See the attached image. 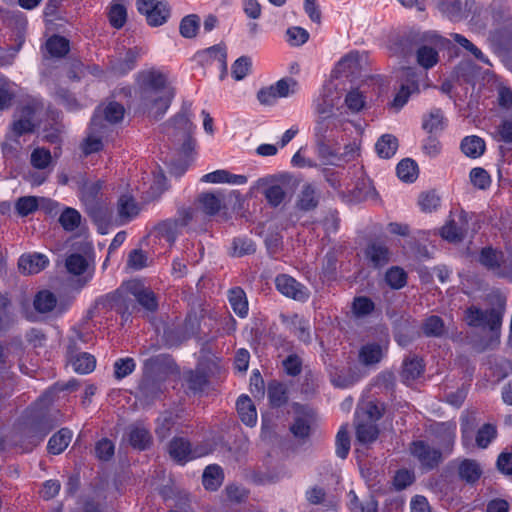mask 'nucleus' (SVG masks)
I'll return each instance as SVG.
<instances>
[{
    "instance_id": "obj_1",
    "label": "nucleus",
    "mask_w": 512,
    "mask_h": 512,
    "mask_svg": "<svg viewBox=\"0 0 512 512\" xmlns=\"http://www.w3.org/2000/svg\"><path fill=\"white\" fill-rule=\"evenodd\" d=\"M339 100L340 95L333 83L323 85L318 95L313 99L312 107L315 113L319 115L314 127L315 135L318 138L319 153L325 148V140L339 144L340 136L338 134L341 132L346 134L348 125L351 124L334 114V109ZM341 140H344L343 136H341Z\"/></svg>"
},
{
    "instance_id": "obj_2",
    "label": "nucleus",
    "mask_w": 512,
    "mask_h": 512,
    "mask_svg": "<svg viewBox=\"0 0 512 512\" xmlns=\"http://www.w3.org/2000/svg\"><path fill=\"white\" fill-rule=\"evenodd\" d=\"M174 95V88L164 74L156 71L143 74L140 101L143 109L151 116L163 115L169 108Z\"/></svg>"
},
{
    "instance_id": "obj_3",
    "label": "nucleus",
    "mask_w": 512,
    "mask_h": 512,
    "mask_svg": "<svg viewBox=\"0 0 512 512\" xmlns=\"http://www.w3.org/2000/svg\"><path fill=\"white\" fill-rule=\"evenodd\" d=\"M113 299L116 310L123 316L133 313L136 309L135 302L147 311H155L158 307L154 292L138 279L123 282L116 290Z\"/></svg>"
},
{
    "instance_id": "obj_4",
    "label": "nucleus",
    "mask_w": 512,
    "mask_h": 512,
    "mask_svg": "<svg viewBox=\"0 0 512 512\" xmlns=\"http://www.w3.org/2000/svg\"><path fill=\"white\" fill-rule=\"evenodd\" d=\"M113 299L116 310L123 316L133 313L136 309L135 302L147 311H155L158 307L154 292L138 279L123 282L116 290Z\"/></svg>"
},
{
    "instance_id": "obj_5",
    "label": "nucleus",
    "mask_w": 512,
    "mask_h": 512,
    "mask_svg": "<svg viewBox=\"0 0 512 512\" xmlns=\"http://www.w3.org/2000/svg\"><path fill=\"white\" fill-rule=\"evenodd\" d=\"M102 188V182H86L81 188V198L84 202L87 212L94 222L102 229L110 221L108 208L98 201V193Z\"/></svg>"
},
{
    "instance_id": "obj_6",
    "label": "nucleus",
    "mask_w": 512,
    "mask_h": 512,
    "mask_svg": "<svg viewBox=\"0 0 512 512\" xmlns=\"http://www.w3.org/2000/svg\"><path fill=\"white\" fill-rule=\"evenodd\" d=\"M193 124L187 111L178 113L169 123L165 125V132L169 137L183 140L182 151L188 154L194 149L195 142L191 137Z\"/></svg>"
},
{
    "instance_id": "obj_7",
    "label": "nucleus",
    "mask_w": 512,
    "mask_h": 512,
    "mask_svg": "<svg viewBox=\"0 0 512 512\" xmlns=\"http://www.w3.org/2000/svg\"><path fill=\"white\" fill-rule=\"evenodd\" d=\"M504 306V301L499 300L498 306L488 311H482L479 308L471 307L466 311V322L470 326L483 328L489 327L492 331L497 330L502 323Z\"/></svg>"
},
{
    "instance_id": "obj_8",
    "label": "nucleus",
    "mask_w": 512,
    "mask_h": 512,
    "mask_svg": "<svg viewBox=\"0 0 512 512\" xmlns=\"http://www.w3.org/2000/svg\"><path fill=\"white\" fill-rule=\"evenodd\" d=\"M479 261L494 274L512 281V260L502 252L490 247L484 248L481 251Z\"/></svg>"
},
{
    "instance_id": "obj_9",
    "label": "nucleus",
    "mask_w": 512,
    "mask_h": 512,
    "mask_svg": "<svg viewBox=\"0 0 512 512\" xmlns=\"http://www.w3.org/2000/svg\"><path fill=\"white\" fill-rule=\"evenodd\" d=\"M212 450V446H200L192 449L190 443L184 438L173 439L169 446L170 456L180 464L208 455Z\"/></svg>"
},
{
    "instance_id": "obj_10",
    "label": "nucleus",
    "mask_w": 512,
    "mask_h": 512,
    "mask_svg": "<svg viewBox=\"0 0 512 512\" xmlns=\"http://www.w3.org/2000/svg\"><path fill=\"white\" fill-rule=\"evenodd\" d=\"M77 341H81V335L75 332V335L70 338L67 348L69 363L76 373L88 374L94 370L96 360L93 355L86 352L77 354Z\"/></svg>"
},
{
    "instance_id": "obj_11",
    "label": "nucleus",
    "mask_w": 512,
    "mask_h": 512,
    "mask_svg": "<svg viewBox=\"0 0 512 512\" xmlns=\"http://www.w3.org/2000/svg\"><path fill=\"white\" fill-rule=\"evenodd\" d=\"M419 92V84L417 81L416 73L413 69L407 68L403 71L400 88L397 91L391 107L399 111L405 106L409 98Z\"/></svg>"
},
{
    "instance_id": "obj_12",
    "label": "nucleus",
    "mask_w": 512,
    "mask_h": 512,
    "mask_svg": "<svg viewBox=\"0 0 512 512\" xmlns=\"http://www.w3.org/2000/svg\"><path fill=\"white\" fill-rule=\"evenodd\" d=\"M468 230V213L459 211L451 214L449 221L442 227L441 236L450 242L460 241Z\"/></svg>"
},
{
    "instance_id": "obj_13",
    "label": "nucleus",
    "mask_w": 512,
    "mask_h": 512,
    "mask_svg": "<svg viewBox=\"0 0 512 512\" xmlns=\"http://www.w3.org/2000/svg\"><path fill=\"white\" fill-rule=\"evenodd\" d=\"M192 218L193 211L191 209H185L180 213L179 218L160 223L157 227L158 234L167 242L173 243L180 230L187 226Z\"/></svg>"
},
{
    "instance_id": "obj_14",
    "label": "nucleus",
    "mask_w": 512,
    "mask_h": 512,
    "mask_svg": "<svg viewBox=\"0 0 512 512\" xmlns=\"http://www.w3.org/2000/svg\"><path fill=\"white\" fill-rule=\"evenodd\" d=\"M104 133L105 126H103L101 123H98V115H94L91 121L89 132L80 146L82 153L87 156L101 151L104 147Z\"/></svg>"
},
{
    "instance_id": "obj_15",
    "label": "nucleus",
    "mask_w": 512,
    "mask_h": 512,
    "mask_svg": "<svg viewBox=\"0 0 512 512\" xmlns=\"http://www.w3.org/2000/svg\"><path fill=\"white\" fill-rule=\"evenodd\" d=\"M275 284L277 290L286 297L297 301H305L309 297L308 289L289 275L277 276Z\"/></svg>"
},
{
    "instance_id": "obj_16",
    "label": "nucleus",
    "mask_w": 512,
    "mask_h": 512,
    "mask_svg": "<svg viewBox=\"0 0 512 512\" xmlns=\"http://www.w3.org/2000/svg\"><path fill=\"white\" fill-rule=\"evenodd\" d=\"M410 452L425 468H433L441 460V453L423 441L413 442L410 446Z\"/></svg>"
},
{
    "instance_id": "obj_17",
    "label": "nucleus",
    "mask_w": 512,
    "mask_h": 512,
    "mask_svg": "<svg viewBox=\"0 0 512 512\" xmlns=\"http://www.w3.org/2000/svg\"><path fill=\"white\" fill-rule=\"evenodd\" d=\"M49 264V259L42 253L23 254L18 261L19 271L25 275H32L41 272Z\"/></svg>"
},
{
    "instance_id": "obj_18",
    "label": "nucleus",
    "mask_w": 512,
    "mask_h": 512,
    "mask_svg": "<svg viewBox=\"0 0 512 512\" xmlns=\"http://www.w3.org/2000/svg\"><path fill=\"white\" fill-rule=\"evenodd\" d=\"M200 181L211 184L244 185L247 183V177L233 174L225 169H219L203 175Z\"/></svg>"
},
{
    "instance_id": "obj_19",
    "label": "nucleus",
    "mask_w": 512,
    "mask_h": 512,
    "mask_svg": "<svg viewBox=\"0 0 512 512\" xmlns=\"http://www.w3.org/2000/svg\"><path fill=\"white\" fill-rule=\"evenodd\" d=\"M140 206L130 194H123L117 202L118 218L121 224H126L137 217L140 213Z\"/></svg>"
},
{
    "instance_id": "obj_20",
    "label": "nucleus",
    "mask_w": 512,
    "mask_h": 512,
    "mask_svg": "<svg viewBox=\"0 0 512 512\" xmlns=\"http://www.w3.org/2000/svg\"><path fill=\"white\" fill-rule=\"evenodd\" d=\"M378 428L372 420L361 419L360 412H356V439L362 445H368L376 440Z\"/></svg>"
},
{
    "instance_id": "obj_21",
    "label": "nucleus",
    "mask_w": 512,
    "mask_h": 512,
    "mask_svg": "<svg viewBox=\"0 0 512 512\" xmlns=\"http://www.w3.org/2000/svg\"><path fill=\"white\" fill-rule=\"evenodd\" d=\"M271 182L272 181L269 178H261L257 181V186L259 188H264L263 194L265 195L266 200L269 204L276 207L284 200L285 191L281 185Z\"/></svg>"
},
{
    "instance_id": "obj_22",
    "label": "nucleus",
    "mask_w": 512,
    "mask_h": 512,
    "mask_svg": "<svg viewBox=\"0 0 512 512\" xmlns=\"http://www.w3.org/2000/svg\"><path fill=\"white\" fill-rule=\"evenodd\" d=\"M237 412L241 421L250 427H253L257 423V411L252 400L246 396L241 395L236 403Z\"/></svg>"
},
{
    "instance_id": "obj_23",
    "label": "nucleus",
    "mask_w": 512,
    "mask_h": 512,
    "mask_svg": "<svg viewBox=\"0 0 512 512\" xmlns=\"http://www.w3.org/2000/svg\"><path fill=\"white\" fill-rule=\"evenodd\" d=\"M385 350L386 345L367 343L359 351V360L366 366L377 364L383 358Z\"/></svg>"
},
{
    "instance_id": "obj_24",
    "label": "nucleus",
    "mask_w": 512,
    "mask_h": 512,
    "mask_svg": "<svg viewBox=\"0 0 512 512\" xmlns=\"http://www.w3.org/2000/svg\"><path fill=\"white\" fill-rule=\"evenodd\" d=\"M460 148L467 157L476 159L484 154L486 143L481 137L470 135L462 139Z\"/></svg>"
},
{
    "instance_id": "obj_25",
    "label": "nucleus",
    "mask_w": 512,
    "mask_h": 512,
    "mask_svg": "<svg viewBox=\"0 0 512 512\" xmlns=\"http://www.w3.org/2000/svg\"><path fill=\"white\" fill-rule=\"evenodd\" d=\"M128 437L130 444L139 450H144L151 442L149 430L143 424H133L129 427Z\"/></svg>"
},
{
    "instance_id": "obj_26",
    "label": "nucleus",
    "mask_w": 512,
    "mask_h": 512,
    "mask_svg": "<svg viewBox=\"0 0 512 512\" xmlns=\"http://www.w3.org/2000/svg\"><path fill=\"white\" fill-rule=\"evenodd\" d=\"M129 0H113L109 6L108 19L110 24L120 29L127 20V4Z\"/></svg>"
},
{
    "instance_id": "obj_27",
    "label": "nucleus",
    "mask_w": 512,
    "mask_h": 512,
    "mask_svg": "<svg viewBox=\"0 0 512 512\" xmlns=\"http://www.w3.org/2000/svg\"><path fill=\"white\" fill-rule=\"evenodd\" d=\"M34 114V107L25 106L22 108L19 118L14 121L12 126V130L16 136L32 131L34 127Z\"/></svg>"
},
{
    "instance_id": "obj_28",
    "label": "nucleus",
    "mask_w": 512,
    "mask_h": 512,
    "mask_svg": "<svg viewBox=\"0 0 512 512\" xmlns=\"http://www.w3.org/2000/svg\"><path fill=\"white\" fill-rule=\"evenodd\" d=\"M33 305L39 313H48L53 309H58L59 312H63V309L57 304L55 295L49 290L39 291L35 295Z\"/></svg>"
},
{
    "instance_id": "obj_29",
    "label": "nucleus",
    "mask_w": 512,
    "mask_h": 512,
    "mask_svg": "<svg viewBox=\"0 0 512 512\" xmlns=\"http://www.w3.org/2000/svg\"><path fill=\"white\" fill-rule=\"evenodd\" d=\"M73 433L67 428H62L55 433L48 442V451L51 454L58 455L62 453L71 442Z\"/></svg>"
},
{
    "instance_id": "obj_30",
    "label": "nucleus",
    "mask_w": 512,
    "mask_h": 512,
    "mask_svg": "<svg viewBox=\"0 0 512 512\" xmlns=\"http://www.w3.org/2000/svg\"><path fill=\"white\" fill-rule=\"evenodd\" d=\"M435 431L443 449L450 452L456 437V424L454 422L438 423Z\"/></svg>"
},
{
    "instance_id": "obj_31",
    "label": "nucleus",
    "mask_w": 512,
    "mask_h": 512,
    "mask_svg": "<svg viewBox=\"0 0 512 512\" xmlns=\"http://www.w3.org/2000/svg\"><path fill=\"white\" fill-rule=\"evenodd\" d=\"M398 149V140L392 134L382 135L375 144V150L379 157L389 159L395 155Z\"/></svg>"
},
{
    "instance_id": "obj_32",
    "label": "nucleus",
    "mask_w": 512,
    "mask_h": 512,
    "mask_svg": "<svg viewBox=\"0 0 512 512\" xmlns=\"http://www.w3.org/2000/svg\"><path fill=\"white\" fill-rule=\"evenodd\" d=\"M39 201L46 203L48 206L53 204V202L44 198L38 199L34 196H24L17 200L15 209L20 216H27L37 210L40 205Z\"/></svg>"
},
{
    "instance_id": "obj_33",
    "label": "nucleus",
    "mask_w": 512,
    "mask_h": 512,
    "mask_svg": "<svg viewBox=\"0 0 512 512\" xmlns=\"http://www.w3.org/2000/svg\"><path fill=\"white\" fill-rule=\"evenodd\" d=\"M365 255L375 267H380L388 263L390 254L385 246L373 243L367 247Z\"/></svg>"
},
{
    "instance_id": "obj_34",
    "label": "nucleus",
    "mask_w": 512,
    "mask_h": 512,
    "mask_svg": "<svg viewBox=\"0 0 512 512\" xmlns=\"http://www.w3.org/2000/svg\"><path fill=\"white\" fill-rule=\"evenodd\" d=\"M346 108L351 113H358L366 106V95L359 88L350 89L344 99Z\"/></svg>"
},
{
    "instance_id": "obj_35",
    "label": "nucleus",
    "mask_w": 512,
    "mask_h": 512,
    "mask_svg": "<svg viewBox=\"0 0 512 512\" xmlns=\"http://www.w3.org/2000/svg\"><path fill=\"white\" fill-rule=\"evenodd\" d=\"M424 370V365L421 359L411 358L407 359L403 363V369L401 376L403 381L407 384L413 382L421 376Z\"/></svg>"
},
{
    "instance_id": "obj_36",
    "label": "nucleus",
    "mask_w": 512,
    "mask_h": 512,
    "mask_svg": "<svg viewBox=\"0 0 512 512\" xmlns=\"http://www.w3.org/2000/svg\"><path fill=\"white\" fill-rule=\"evenodd\" d=\"M482 474V468L478 462L471 459H464L459 465V475L469 483L477 481Z\"/></svg>"
},
{
    "instance_id": "obj_37",
    "label": "nucleus",
    "mask_w": 512,
    "mask_h": 512,
    "mask_svg": "<svg viewBox=\"0 0 512 512\" xmlns=\"http://www.w3.org/2000/svg\"><path fill=\"white\" fill-rule=\"evenodd\" d=\"M95 115H98V123H101L102 116L109 123H117L123 119L124 108L119 103L110 102L103 109H98Z\"/></svg>"
},
{
    "instance_id": "obj_38",
    "label": "nucleus",
    "mask_w": 512,
    "mask_h": 512,
    "mask_svg": "<svg viewBox=\"0 0 512 512\" xmlns=\"http://www.w3.org/2000/svg\"><path fill=\"white\" fill-rule=\"evenodd\" d=\"M170 15V9L166 2L161 1L159 4L154 6L146 16V20L150 26H161L163 25Z\"/></svg>"
},
{
    "instance_id": "obj_39",
    "label": "nucleus",
    "mask_w": 512,
    "mask_h": 512,
    "mask_svg": "<svg viewBox=\"0 0 512 512\" xmlns=\"http://www.w3.org/2000/svg\"><path fill=\"white\" fill-rule=\"evenodd\" d=\"M229 303L233 311L240 317H245L248 313V302L245 293L240 288L232 289L229 292Z\"/></svg>"
},
{
    "instance_id": "obj_40",
    "label": "nucleus",
    "mask_w": 512,
    "mask_h": 512,
    "mask_svg": "<svg viewBox=\"0 0 512 512\" xmlns=\"http://www.w3.org/2000/svg\"><path fill=\"white\" fill-rule=\"evenodd\" d=\"M445 127V119L440 109H432L423 118V128L429 133H437Z\"/></svg>"
},
{
    "instance_id": "obj_41",
    "label": "nucleus",
    "mask_w": 512,
    "mask_h": 512,
    "mask_svg": "<svg viewBox=\"0 0 512 512\" xmlns=\"http://www.w3.org/2000/svg\"><path fill=\"white\" fill-rule=\"evenodd\" d=\"M396 171L399 179L408 183L414 182L418 176V166L415 161L409 158L401 160L396 167Z\"/></svg>"
},
{
    "instance_id": "obj_42",
    "label": "nucleus",
    "mask_w": 512,
    "mask_h": 512,
    "mask_svg": "<svg viewBox=\"0 0 512 512\" xmlns=\"http://www.w3.org/2000/svg\"><path fill=\"white\" fill-rule=\"evenodd\" d=\"M416 56L418 64L425 69L432 68L439 60L436 48L428 45H422L419 47Z\"/></svg>"
},
{
    "instance_id": "obj_43",
    "label": "nucleus",
    "mask_w": 512,
    "mask_h": 512,
    "mask_svg": "<svg viewBox=\"0 0 512 512\" xmlns=\"http://www.w3.org/2000/svg\"><path fill=\"white\" fill-rule=\"evenodd\" d=\"M46 51L52 57H63L69 51V41L62 36L54 35L47 40Z\"/></svg>"
},
{
    "instance_id": "obj_44",
    "label": "nucleus",
    "mask_w": 512,
    "mask_h": 512,
    "mask_svg": "<svg viewBox=\"0 0 512 512\" xmlns=\"http://www.w3.org/2000/svg\"><path fill=\"white\" fill-rule=\"evenodd\" d=\"M221 468L217 465H209L203 472V485L205 489L214 491L222 483Z\"/></svg>"
},
{
    "instance_id": "obj_45",
    "label": "nucleus",
    "mask_w": 512,
    "mask_h": 512,
    "mask_svg": "<svg viewBox=\"0 0 512 512\" xmlns=\"http://www.w3.org/2000/svg\"><path fill=\"white\" fill-rule=\"evenodd\" d=\"M65 267L69 274L82 276L87 271L88 262L84 256L74 253L67 257Z\"/></svg>"
},
{
    "instance_id": "obj_46",
    "label": "nucleus",
    "mask_w": 512,
    "mask_h": 512,
    "mask_svg": "<svg viewBox=\"0 0 512 512\" xmlns=\"http://www.w3.org/2000/svg\"><path fill=\"white\" fill-rule=\"evenodd\" d=\"M317 204L318 195L315 188L310 184L303 186L301 193L299 195L298 207L301 210L308 211L314 209L317 206Z\"/></svg>"
},
{
    "instance_id": "obj_47",
    "label": "nucleus",
    "mask_w": 512,
    "mask_h": 512,
    "mask_svg": "<svg viewBox=\"0 0 512 512\" xmlns=\"http://www.w3.org/2000/svg\"><path fill=\"white\" fill-rule=\"evenodd\" d=\"M469 179L471 184L480 190L488 189L492 182L490 174L482 167L471 169Z\"/></svg>"
},
{
    "instance_id": "obj_48",
    "label": "nucleus",
    "mask_w": 512,
    "mask_h": 512,
    "mask_svg": "<svg viewBox=\"0 0 512 512\" xmlns=\"http://www.w3.org/2000/svg\"><path fill=\"white\" fill-rule=\"evenodd\" d=\"M139 55L140 50L138 48L129 49L126 52L124 59L113 66V70L119 74L127 73L135 67V63Z\"/></svg>"
},
{
    "instance_id": "obj_49",
    "label": "nucleus",
    "mask_w": 512,
    "mask_h": 512,
    "mask_svg": "<svg viewBox=\"0 0 512 512\" xmlns=\"http://www.w3.org/2000/svg\"><path fill=\"white\" fill-rule=\"evenodd\" d=\"M275 89L280 98L293 96L299 91V84L293 78H282L274 83Z\"/></svg>"
},
{
    "instance_id": "obj_50",
    "label": "nucleus",
    "mask_w": 512,
    "mask_h": 512,
    "mask_svg": "<svg viewBox=\"0 0 512 512\" xmlns=\"http://www.w3.org/2000/svg\"><path fill=\"white\" fill-rule=\"evenodd\" d=\"M497 430L491 424L483 425L476 434V445L481 449H485L496 438Z\"/></svg>"
},
{
    "instance_id": "obj_51",
    "label": "nucleus",
    "mask_w": 512,
    "mask_h": 512,
    "mask_svg": "<svg viewBox=\"0 0 512 512\" xmlns=\"http://www.w3.org/2000/svg\"><path fill=\"white\" fill-rule=\"evenodd\" d=\"M81 220L79 212L73 208H66L60 215L59 222L67 231L76 229Z\"/></svg>"
},
{
    "instance_id": "obj_52",
    "label": "nucleus",
    "mask_w": 512,
    "mask_h": 512,
    "mask_svg": "<svg viewBox=\"0 0 512 512\" xmlns=\"http://www.w3.org/2000/svg\"><path fill=\"white\" fill-rule=\"evenodd\" d=\"M198 201L203 212L208 215H214L221 207L219 197L212 193L202 194Z\"/></svg>"
},
{
    "instance_id": "obj_53",
    "label": "nucleus",
    "mask_w": 512,
    "mask_h": 512,
    "mask_svg": "<svg viewBox=\"0 0 512 512\" xmlns=\"http://www.w3.org/2000/svg\"><path fill=\"white\" fill-rule=\"evenodd\" d=\"M268 397L272 406L283 405L287 401L285 386L276 382L271 383L268 387Z\"/></svg>"
},
{
    "instance_id": "obj_54",
    "label": "nucleus",
    "mask_w": 512,
    "mask_h": 512,
    "mask_svg": "<svg viewBox=\"0 0 512 512\" xmlns=\"http://www.w3.org/2000/svg\"><path fill=\"white\" fill-rule=\"evenodd\" d=\"M252 66L251 59L246 56L239 57L232 65L231 72L235 80H243L250 72Z\"/></svg>"
},
{
    "instance_id": "obj_55",
    "label": "nucleus",
    "mask_w": 512,
    "mask_h": 512,
    "mask_svg": "<svg viewBox=\"0 0 512 512\" xmlns=\"http://www.w3.org/2000/svg\"><path fill=\"white\" fill-rule=\"evenodd\" d=\"M440 196L435 191L424 192L419 196V206L424 212H432L440 206Z\"/></svg>"
},
{
    "instance_id": "obj_56",
    "label": "nucleus",
    "mask_w": 512,
    "mask_h": 512,
    "mask_svg": "<svg viewBox=\"0 0 512 512\" xmlns=\"http://www.w3.org/2000/svg\"><path fill=\"white\" fill-rule=\"evenodd\" d=\"M203 56L207 61L216 62L219 68L225 69V61H227L226 48L220 45L212 46L203 52Z\"/></svg>"
},
{
    "instance_id": "obj_57",
    "label": "nucleus",
    "mask_w": 512,
    "mask_h": 512,
    "mask_svg": "<svg viewBox=\"0 0 512 512\" xmlns=\"http://www.w3.org/2000/svg\"><path fill=\"white\" fill-rule=\"evenodd\" d=\"M331 186L337 189L341 193H351L355 199H364L369 197L371 194H374V189L368 187L367 191L363 192L358 186L355 188H350V186L346 183L336 182L333 179H329Z\"/></svg>"
},
{
    "instance_id": "obj_58",
    "label": "nucleus",
    "mask_w": 512,
    "mask_h": 512,
    "mask_svg": "<svg viewBox=\"0 0 512 512\" xmlns=\"http://www.w3.org/2000/svg\"><path fill=\"white\" fill-rule=\"evenodd\" d=\"M385 279L389 286L399 289L406 284L407 276L403 269L392 267L387 271Z\"/></svg>"
},
{
    "instance_id": "obj_59",
    "label": "nucleus",
    "mask_w": 512,
    "mask_h": 512,
    "mask_svg": "<svg viewBox=\"0 0 512 512\" xmlns=\"http://www.w3.org/2000/svg\"><path fill=\"white\" fill-rule=\"evenodd\" d=\"M52 161V156L49 150L45 148H36L31 153V164L37 169H45Z\"/></svg>"
},
{
    "instance_id": "obj_60",
    "label": "nucleus",
    "mask_w": 512,
    "mask_h": 512,
    "mask_svg": "<svg viewBox=\"0 0 512 512\" xmlns=\"http://www.w3.org/2000/svg\"><path fill=\"white\" fill-rule=\"evenodd\" d=\"M199 29V18L196 15H189L182 19L180 23V33L185 38H192Z\"/></svg>"
},
{
    "instance_id": "obj_61",
    "label": "nucleus",
    "mask_w": 512,
    "mask_h": 512,
    "mask_svg": "<svg viewBox=\"0 0 512 512\" xmlns=\"http://www.w3.org/2000/svg\"><path fill=\"white\" fill-rule=\"evenodd\" d=\"M423 331L427 336L439 337L444 333V323L438 316H430L423 324Z\"/></svg>"
},
{
    "instance_id": "obj_62",
    "label": "nucleus",
    "mask_w": 512,
    "mask_h": 512,
    "mask_svg": "<svg viewBox=\"0 0 512 512\" xmlns=\"http://www.w3.org/2000/svg\"><path fill=\"white\" fill-rule=\"evenodd\" d=\"M350 450V439L347 430L341 427L336 435V455L345 459Z\"/></svg>"
},
{
    "instance_id": "obj_63",
    "label": "nucleus",
    "mask_w": 512,
    "mask_h": 512,
    "mask_svg": "<svg viewBox=\"0 0 512 512\" xmlns=\"http://www.w3.org/2000/svg\"><path fill=\"white\" fill-rule=\"evenodd\" d=\"M136 364L132 358H122L114 364V374L117 379H122L135 370Z\"/></svg>"
},
{
    "instance_id": "obj_64",
    "label": "nucleus",
    "mask_w": 512,
    "mask_h": 512,
    "mask_svg": "<svg viewBox=\"0 0 512 512\" xmlns=\"http://www.w3.org/2000/svg\"><path fill=\"white\" fill-rule=\"evenodd\" d=\"M148 258L146 254L139 249L132 250L128 255L127 267L137 271L147 266Z\"/></svg>"
}]
</instances>
